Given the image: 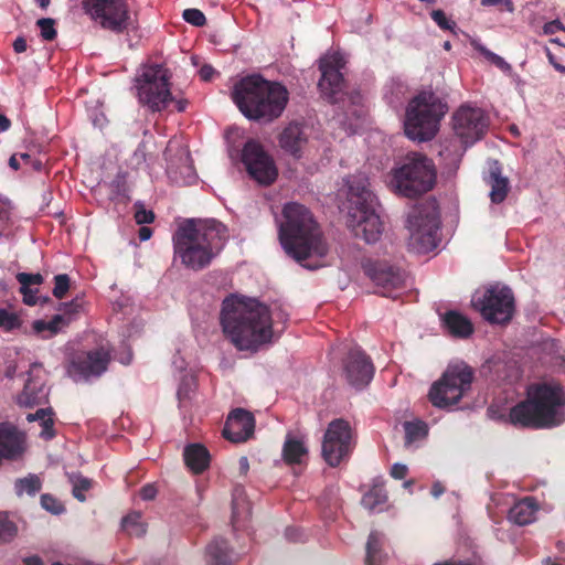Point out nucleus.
<instances>
[{
  "instance_id": "nucleus-1",
  "label": "nucleus",
  "mask_w": 565,
  "mask_h": 565,
  "mask_svg": "<svg viewBox=\"0 0 565 565\" xmlns=\"http://www.w3.org/2000/svg\"><path fill=\"white\" fill-rule=\"evenodd\" d=\"M508 422L516 428L552 429L565 423V387L558 382L527 385L524 399L510 408Z\"/></svg>"
},
{
  "instance_id": "nucleus-2",
  "label": "nucleus",
  "mask_w": 565,
  "mask_h": 565,
  "mask_svg": "<svg viewBox=\"0 0 565 565\" xmlns=\"http://www.w3.org/2000/svg\"><path fill=\"white\" fill-rule=\"evenodd\" d=\"M282 215L279 238L285 252L303 267H319L318 263L308 260L324 257L329 245L312 213L305 205L291 202L284 206Z\"/></svg>"
},
{
  "instance_id": "nucleus-3",
  "label": "nucleus",
  "mask_w": 565,
  "mask_h": 565,
  "mask_svg": "<svg viewBox=\"0 0 565 565\" xmlns=\"http://www.w3.org/2000/svg\"><path fill=\"white\" fill-rule=\"evenodd\" d=\"M227 237L225 225L216 220H189L178 230L174 253L192 270L210 265Z\"/></svg>"
},
{
  "instance_id": "nucleus-4",
  "label": "nucleus",
  "mask_w": 565,
  "mask_h": 565,
  "mask_svg": "<svg viewBox=\"0 0 565 565\" xmlns=\"http://www.w3.org/2000/svg\"><path fill=\"white\" fill-rule=\"evenodd\" d=\"M347 225L358 238L366 243L376 242L382 234V222L375 212L376 198L370 189L364 173L353 174L347 180Z\"/></svg>"
},
{
  "instance_id": "nucleus-5",
  "label": "nucleus",
  "mask_w": 565,
  "mask_h": 565,
  "mask_svg": "<svg viewBox=\"0 0 565 565\" xmlns=\"http://www.w3.org/2000/svg\"><path fill=\"white\" fill-rule=\"evenodd\" d=\"M437 171L431 159L422 152H408L391 171V186L405 198H417L436 184Z\"/></svg>"
},
{
  "instance_id": "nucleus-6",
  "label": "nucleus",
  "mask_w": 565,
  "mask_h": 565,
  "mask_svg": "<svg viewBox=\"0 0 565 565\" xmlns=\"http://www.w3.org/2000/svg\"><path fill=\"white\" fill-rule=\"evenodd\" d=\"M448 106L433 92H422L408 104L405 119V134L417 141L431 140L439 130L440 120Z\"/></svg>"
},
{
  "instance_id": "nucleus-7",
  "label": "nucleus",
  "mask_w": 565,
  "mask_h": 565,
  "mask_svg": "<svg viewBox=\"0 0 565 565\" xmlns=\"http://www.w3.org/2000/svg\"><path fill=\"white\" fill-rule=\"evenodd\" d=\"M288 102L289 92L281 83L249 74V120L271 122L282 115Z\"/></svg>"
},
{
  "instance_id": "nucleus-8",
  "label": "nucleus",
  "mask_w": 565,
  "mask_h": 565,
  "mask_svg": "<svg viewBox=\"0 0 565 565\" xmlns=\"http://www.w3.org/2000/svg\"><path fill=\"white\" fill-rule=\"evenodd\" d=\"M439 226V212L435 201L416 204L407 217L409 249L418 254H426L435 249Z\"/></svg>"
},
{
  "instance_id": "nucleus-9",
  "label": "nucleus",
  "mask_w": 565,
  "mask_h": 565,
  "mask_svg": "<svg viewBox=\"0 0 565 565\" xmlns=\"http://www.w3.org/2000/svg\"><path fill=\"white\" fill-rule=\"evenodd\" d=\"M473 377V369L465 362L449 364L441 377L429 390L430 403L439 408L459 403L470 391Z\"/></svg>"
},
{
  "instance_id": "nucleus-10",
  "label": "nucleus",
  "mask_w": 565,
  "mask_h": 565,
  "mask_svg": "<svg viewBox=\"0 0 565 565\" xmlns=\"http://www.w3.org/2000/svg\"><path fill=\"white\" fill-rule=\"evenodd\" d=\"M288 315L279 307L268 305L249 297V354L267 349L278 338L275 324L285 323Z\"/></svg>"
},
{
  "instance_id": "nucleus-11",
  "label": "nucleus",
  "mask_w": 565,
  "mask_h": 565,
  "mask_svg": "<svg viewBox=\"0 0 565 565\" xmlns=\"http://www.w3.org/2000/svg\"><path fill=\"white\" fill-rule=\"evenodd\" d=\"M168 72L160 65L147 66L137 78L138 96L153 111H160L172 100Z\"/></svg>"
},
{
  "instance_id": "nucleus-12",
  "label": "nucleus",
  "mask_w": 565,
  "mask_h": 565,
  "mask_svg": "<svg viewBox=\"0 0 565 565\" xmlns=\"http://www.w3.org/2000/svg\"><path fill=\"white\" fill-rule=\"evenodd\" d=\"M221 324L226 338L239 351L247 349V298L231 295L223 300Z\"/></svg>"
},
{
  "instance_id": "nucleus-13",
  "label": "nucleus",
  "mask_w": 565,
  "mask_h": 565,
  "mask_svg": "<svg viewBox=\"0 0 565 565\" xmlns=\"http://www.w3.org/2000/svg\"><path fill=\"white\" fill-rule=\"evenodd\" d=\"M354 447L352 428L349 422L332 420L324 433L322 457L330 467H338L347 460Z\"/></svg>"
},
{
  "instance_id": "nucleus-14",
  "label": "nucleus",
  "mask_w": 565,
  "mask_h": 565,
  "mask_svg": "<svg viewBox=\"0 0 565 565\" xmlns=\"http://www.w3.org/2000/svg\"><path fill=\"white\" fill-rule=\"evenodd\" d=\"M481 316L490 323H508L514 315V296L509 287H490L475 300Z\"/></svg>"
},
{
  "instance_id": "nucleus-15",
  "label": "nucleus",
  "mask_w": 565,
  "mask_h": 565,
  "mask_svg": "<svg viewBox=\"0 0 565 565\" xmlns=\"http://www.w3.org/2000/svg\"><path fill=\"white\" fill-rule=\"evenodd\" d=\"M84 9L102 28L120 33L129 25V13L124 0H84Z\"/></svg>"
},
{
  "instance_id": "nucleus-16",
  "label": "nucleus",
  "mask_w": 565,
  "mask_h": 565,
  "mask_svg": "<svg viewBox=\"0 0 565 565\" xmlns=\"http://www.w3.org/2000/svg\"><path fill=\"white\" fill-rule=\"evenodd\" d=\"M366 276L383 297L396 298L406 287V273L387 262H370L364 266Z\"/></svg>"
},
{
  "instance_id": "nucleus-17",
  "label": "nucleus",
  "mask_w": 565,
  "mask_h": 565,
  "mask_svg": "<svg viewBox=\"0 0 565 565\" xmlns=\"http://www.w3.org/2000/svg\"><path fill=\"white\" fill-rule=\"evenodd\" d=\"M343 58L338 55L324 56L319 62L321 77L318 87L323 99L335 104L342 99L345 81L341 70L344 67Z\"/></svg>"
},
{
  "instance_id": "nucleus-18",
  "label": "nucleus",
  "mask_w": 565,
  "mask_h": 565,
  "mask_svg": "<svg viewBox=\"0 0 565 565\" xmlns=\"http://www.w3.org/2000/svg\"><path fill=\"white\" fill-rule=\"evenodd\" d=\"M454 130L465 145L481 139L488 128V119L480 108L460 107L452 117Z\"/></svg>"
},
{
  "instance_id": "nucleus-19",
  "label": "nucleus",
  "mask_w": 565,
  "mask_h": 565,
  "mask_svg": "<svg viewBox=\"0 0 565 565\" xmlns=\"http://www.w3.org/2000/svg\"><path fill=\"white\" fill-rule=\"evenodd\" d=\"M343 370L348 383L359 390L371 382L375 371L371 358L360 348L349 351L343 361Z\"/></svg>"
},
{
  "instance_id": "nucleus-20",
  "label": "nucleus",
  "mask_w": 565,
  "mask_h": 565,
  "mask_svg": "<svg viewBox=\"0 0 565 565\" xmlns=\"http://www.w3.org/2000/svg\"><path fill=\"white\" fill-rule=\"evenodd\" d=\"M277 177L278 170L274 159L263 150L258 142L249 139V178L262 185H270Z\"/></svg>"
},
{
  "instance_id": "nucleus-21",
  "label": "nucleus",
  "mask_w": 565,
  "mask_h": 565,
  "mask_svg": "<svg viewBox=\"0 0 565 565\" xmlns=\"http://www.w3.org/2000/svg\"><path fill=\"white\" fill-rule=\"evenodd\" d=\"M110 355L105 349H98L86 353V355L73 361L68 373L75 380L99 376L107 369Z\"/></svg>"
},
{
  "instance_id": "nucleus-22",
  "label": "nucleus",
  "mask_w": 565,
  "mask_h": 565,
  "mask_svg": "<svg viewBox=\"0 0 565 565\" xmlns=\"http://www.w3.org/2000/svg\"><path fill=\"white\" fill-rule=\"evenodd\" d=\"M231 163L239 171L247 170V134L243 127L232 126L224 132Z\"/></svg>"
},
{
  "instance_id": "nucleus-23",
  "label": "nucleus",
  "mask_w": 565,
  "mask_h": 565,
  "mask_svg": "<svg viewBox=\"0 0 565 565\" xmlns=\"http://www.w3.org/2000/svg\"><path fill=\"white\" fill-rule=\"evenodd\" d=\"M24 451L23 436L18 429L8 424H0V465L4 459H17Z\"/></svg>"
},
{
  "instance_id": "nucleus-24",
  "label": "nucleus",
  "mask_w": 565,
  "mask_h": 565,
  "mask_svg": "<svg viewBox=\"0 0 565 565\" xmlns=\"http://www.w3.org/2000/svg\"><path fill=\"white\" fill-rule=\"evenodd\" d=\"M222 435L234 444L247 440V411L245 408H235L228 414Z\"/></svg>"
},
{
  "instance_id": "nucleus-25",
  "label": "nucleus",
  "mask_w": 565,
  "mask_h": 565,
  "mask_svg": "<svg viewBox=\"0 0 565 565\" xmlns=\"http://www.w3.org/2000/svg\"><path fill=\"white\" fill-rule=\"evenodd\" d=\"M238 554L222 537H215L205 547L206 565H234Z\"/></svg>"
},
{
  "instance_id": "nucleus-26",
  "label": "nucleus",
  "mask_w": 565,
  "mask_h": 565,
  "mask_svg": "<svg viewBox=\"0 0 565 565\" xmlns=\"http://www.w3.org/2000/svg\"><path fill=\"white\" fill-rule=\"evenodd\" d=\"M484 181L490 186V200L494 204L502 203L508 196L510 184L509 179L502 175V168L498 161H494L489 169Z\"/></svg>"
},
{
  "instance_id": "nucleus-27",
  "label": "nucleus",
  "mask_w": 565,
  "mask_h": 565,
  "mask_svg": "<svg viewBox=\"0 0 565 565\" xmlns=\"http://www.w3.org/2000/svg\"><path fill=\"white\" fill-rule=\"evenodd\" d=\"M444 329L452 337L457 339H467L473 331L472 322L462 313L449 310L441 318Z\"/></svg>"
},
{
  "instance_id": "nucleus-28",
  "label": "nucleus",
  "mask_w": 565,
  "mask_h": 565,
  "mask_svg": "<svg viewBox=\"0 0 565 565\" xmlns=\"http://www.w3.org/2000/svg\"><path fill=\"white\" fill-rule=\"evenodd\" d=\"M307 142L303 127L298 122H290L279 136L280 147L292 156H299L302 146Z\"/></svg>"
},
{
  "instance_id": "nucleus-29",
  "label": "nucleus",
  "mask_w": 565,
  "mask_h": 565,
  "mask_svg": "<svg viewBox=\"0 0 565 565\" xmlns=\"http://www.w3.org/2000/svg\"><path fill=\"white\" fill-rule=\"evenodd\" d=\"M177 154L180 164L170 161L168 166V173L170 178L178 183L191 184L195 180V175L190 162L189 152L184 148L179 147L177 149Z\"/></svg>"
},
{
  "instance_id": "nucleus-30",
  "label": "nucleus",
  "mask_w": 565,
  "mask_h": 565,
  "mask_svg": "<svg viewBox=\"0 0 565 565\" xmlns=\"http://www.w3.org/2000/svg\"><path fill=\"white\" fill-rule=\"evenodd\" d=\"M537 504L531 497L516 502L509 511V520L518 525L530 524L535 519Z\"/></svg>"
},
{
  "instance_id": "nucleus-31",
  "label": "nucleus",
  "mask_w": 565,
  "mask_h": 565,
  "mask_svg": "<svg viewBox=\"0 0 565 565\" xmlns=\"http://www.w3.org/2000/svg\"><path fill=\"white\" fill-rule=\"evenodd\" d=\"M47 391L42 382L29 377L22 393L18 396L21 406L33 407L46 401Z\"/></svg>"
},
{
  "instance_id": "nucleus-32",
  "label": "nucleus",
  "mask_w": 565,
  "mask_h": 565,
  "mask_svg": "<svg viewBox=\"0 0 565 565\" xmlns=\"http://www.w3.org/2000/svg\"><path fill=\"white\" fill-rule=\"evenodd\" d=\"M183 457L185 465L194 473H201L209 467L210 454L207 449L200 444H191L186 446Z\"/></svg>"
},
{
  "instance_id": "nucleus-33",
  "label": "nucleus",
  "mask_w": 565,
  "mask_h": 565,
  "mask_svg": "<svg viewBox=\"0 0 565 565\" xmlns=\"http://www.w3.org/2000/svg\"><path fill=\"white\" fill-rule=\"evenodd\" d=\"M307 455L308 449L303 441L290 435L286 437L282 446V459L287 465H300Z\"/></svg>"
},
{
  "instance_id": "nucleus-34",
  "label": "nucleus",
  "mask_w": 565,
  "mask_h": 565,
  "mask_svg": "<svg viewBox=\"0 0 565 565\" xmlns=\"http://www.w3.org/2000/svg\"><path fill=\"white\" fill-rule=\"evenodd\" d=\"M230 95L239 111L247 117V75H241L233 79Z\"/></svg>"
},
{
  "instance_id": "nucleus-35",
  "label": "nucleus",
  "mask_w": 565,
  "mask_h": 565,
  "mask_svg": "<svg viewBox=\"0 0 565 565\" xmlns=\"http://www.w3.org/2000/svg\"><path fill=\"white\" fill-rule=\"evenodd\" d=\"M381 534L376 531L370 533L366 543V565H382L384 561V554L382 552Z\"/></svg>"
},
{
  "instance_id": "nucleus-36",
  "label": "nucleus",
  "mask_w": 565,
  "mask_h": 565,
  "mask_svg": "<svg viewBox=\"0 0 565 565\" xmlns=\"http://www.w3.org/2000/svg\"><path fill=\"white\" fill-rule=\"evenodd\" d=\"M52 414V408H40L35 413L28 414L26 419L30 423L39 420L42 427L40 435L50 439L54 436Z\"/></svg>"
},
{
  "instance_id": "nucleus-37",
  "label": "nucleus",
  "mask_w": 565,
  "mask_h": 565,
  "mask_svg": "<svg viewBox=\"0 0 565 565\" xmlns=\"http://www.w3.org/2000/svg\"><path fill=\"white\" fill-rule=\"evenodd\" d=\"M387 500V492L383 483H374L373 487L362 497V505L372 511L384 504Z\"/></svg>"
},
{
  "instance_id": "nucleus-38",
  "label": "nucleus",
  "mask_w": 565,
  "mask_h": 565,
  "mask_svg": "<svg viewBox=\"0 0 565 565\" xmlns=\"http://www.w3.org/2000/svg\"><path fill=\"white\" fill-rule=\"evenodd\" d=\"M405 445L409 446L413 443L424 439L428 435V426L423 420L405 422Z\"/></svg>"
},
{
  "instance_id": "nucleus-39",
  "label": "nucleus",
  "mask_w": 565,
  "mask_h": 565,
  "mask_svg": "<svg viewBox=\"0 0 565 565\" xmlns=\"http://www.w3.org/2000/svg\"><path fill=\"white\" fill-rule=\"evenodd\" d=\"M122 529L134 536H142L146 533V525L141 521V514L139 512H132L122 519Z\"/></svg>"
},
{
  "instance_id": "nucleus-40",
  "label": "nucleus",
  "mask_w": 565,
  "mask_h": 565,
  "mask_svg": "<svg viewBox=\"0 0 565 565\" xmlns=\"http://www.w3.org/2000/svg\"><path fill=\"white\" fill-rule=\"evenodd\" d=\"M246 494L244 484H236L232 493V522L239 514L241 510L245 507Z\"/></svg>"
},
{
  "instance_id": "nucleus-41",
  "label": "nucleus",
  "mask_w": 565,
  "mask_h": 565,
  "mask_svg": "<svg viewBox=\"0 0 565 565\" xmlns=\"http://www.w3.org/2000/svg\"><path fill=\"white\" fill-rule=\"evenodd\" d=\"M18 494L26 492L28 494H35L41 489V481L36 476H29L20 479L15 483Z\"/></svg>"
},
{
  "instance_id": "nucleus-42",
  "label": "nucleus",
  "mask_w": 565,
  "mask_h": 565,
  "mask_svg": "<svg viewBox=\"0 0 565 565\" xmlns=\"http://www.w3.org/2000/svg\"><path fill=\"white\" fill-rule=\"evenodd\" d=\"M20 326L21 320L15 312L0 308V329L4 331H12L18 329Z\"/></svg>"
},
{
  "instance_id": "nucleus-43",
  "label": "nucleus",
  "mask_w": 565,
  "mask_h": 565,
  "mask_svg": "<svg viewBox=\"0 0 565 565\" xmlns=\"http://www.w3.org/2000/svg\"><path fill=\"white\" fill-rule=\"evenodd\" d=\"M15 524L9 520L8 515L0 513V543L11 541L17 535Z\"/></svg>"
},
{
  "instance_id": "nucleus-44",
  "label": "nucleus",
  "mask_w": 565,
  "mask_h": 565,
  "mask_svg": "<svg viewBox=\"0 0 565 565\" xmlns=\"http://www.w3.org/2000/svg\"><path fill=\"white\" fill-rule=\"evenodd\" d=\"M55 21L52 18H42L36 21V25L41 30V36L45 41H52L56 38V30L54 28Z\"/></svg>"
},
{
  "instance_id": "nucleus-45",
  "label": "nucleus",
  "mask_w": 565,
  "mask_h": 565,
  "mask_svg": "<svg viewBox=\"0 0 565 565\" xmlns=\"http://www.w3.org/2000/svg\"><path fill=\"white\" fill-rule=\"evenodd\" d=\"M54 282L53 296L57 299H62L70 289V277L66 274L56 275Z\"/></svg>"
},
{
  "instance_id": "nucleus-46",
  "label": "nucleus",
  "mask_w": 565,
  "mask_h": 565,
  "mask_svg": "<svg viewBox=\"0 0 565 565\" xmlns=\"http://www.w3.org/2000/svg\"><path fill=\"white\" fill-rule=\"evenodd\" d=\"M135 220L138 224H149L154 220V213L147 210L141 202L135 203Z\"/></svg>"
},
{
  "instance_id": "nucleus-47",
  "label": "nucleus",
  "mask_w": 565,
  "mask_h": 565,
  "mask_svg": "<svg viewBox=\"0 0 565 565\" xmlns=\"http://www.w3.org/2000/svg\"><path fill=\"white\" fill-rule=\"evenodd\" d=\"M182 17L194 26H203L206 22L205 15L199 9H185Z\"/></svg>"
},
{
  "instance_id": "nucleus-48",
  "label": "nucleus",
  "mask_w": 565,
  "mask_h": 565,
  "mask_svg": "<svg viewBox=\"0 0 565 565\" xmlns=\"http://www.w3.org/2000/svg\"><path fill=\"white\" fill-rule=\"evenodd\" d=\"M41 505L53 514H61L64 511L63 504L50 494H42Z\"/></svg>"
},
{
  "instance_id": "nucleus-49",
  "label": "nucleus",
  "mask_w": 565,
  "mask_h": 565,
  "mask_svg": "<svg viewBox=\"0 0 565 565\" xmlns=\"http://www.w3.org/2000/svg\"><path fill=\"white\" fill-rule=\"evenodd\" d=\"M17 279L21 285V289H28L31 288L32 285H41L43 282L41 274L19 273Z\"/></svg>"
},
{
  "instance_id": "nucleus-50",
  "label": "nucleus",
  "mask_w": 565,
  "mask_h": 565,
  "mask_svg": "<svg viewBox=\"0 0 565 565\" xmlns=\"http://www.w3.org/2000/svg\"><path fill=\"white\" fill-rule=\"evenodd\" d=\"M431 19L443 30H452L456 26L454 21H449L445 12L440 9L433 10L430 13Z\"/></svg>"
},
{
  "instance_id": "nucleus-51",
  "label": "nucleus",
  "mask_w": 565,
  "mask_h": 565,
  "mask_svg": "<svg viewBox=\"0 0 565 565\" xmlns=\"http://www.w3.org/2000/svg\"><path fill=\"white\" fill-rule=\"evenodd\" d=\"M83 307V301L81 298H75L71 302H64L60 305L58 310H62L64 313V317L68 316L71 319L72 315L77 313Z\"/></svg>"
},
{
  "instance_id": "nucleus-52",
  "label": "nucleus",
  "mask_w": 565,
  "mask_h": 565,
  "mask_svg": "<svg viewBox=\"0 0 565 565\" xmlns=\"http://www.w3.org/2000/svg\"><path fill=\"white\" fill-rule=\"evenodd\" d=\"M70 323V318H65L64 315H55L51 321L46 322V330L51 334H56L62 326Z\"/></svg>"
},
{
  "instance_id": "nucleus-53",
  "label": "nucleus",
  "mask_w": 565,
  "mask_h": 565,
  "mask_svg": "<svg viewBox=\"0 0 565 565\" xmlns=\"http://www.w3.org/2000/svg\"><path fill=\"white\" fill-rule=\"evenodd\" d=\"M10 215V203L0 196V233L4 230Z\"/></svg>"
},
{
  "instance_id": "nucleus-54",
  "label": "nucleus",
  "mask_w": 565,
  "mask_h": 565,
  "mask_svg": "<svg viewBox=\"0 0 565 565\" xmlns=\"http://www.w3.org/2000/svg\"><path fill=\"white\" fill-rule=\"evenodd\" d=\"M70 481L77 491H87L92 486L90 480L82 476H70Z\"/></svg>"
},
{
  "instance_id": "nucleus-55",
  "label": "nucleus",
  "mask_w": 565,
  "mask_h": 565,
  "mask_svg": "<svg viewBox=\"0 0 565 565\" xmlns=\"http://www.w3.org/2000/svg\"><path fill=\"white\" fill-rule=\"evenodd\" d=\"M558 31H565V25L558 19L546 22L543 25V33L545 35H552Z\"/></svg>"
},
{
  "instance_id": "nucleus-56",
  "label": "nucleus",
  "mask_w": 565,
  "mask_h": 565,
  "mask_svg": "<svg viewBox=\"0 0 565 565\" xmlns=\"http://www.w3.org/2000/svg\"><path fill=\"white\" fill-rule=\"evenodd\" d=\"M408 468L403 463H394L391 468V476L394 479L402 480L407 476Z\"/></svg>"
},
{
  "instance_id": "nucleus-57",
  "label": "nucleus",
  "mask_w": 565,
  "mask_h": 565,
  "mask_svg": "<svg viewBox=\"0 0 565 565\" xmlns=\"http://www.w3.org/2000/svg\"><path fill=\"white\" fill-rule=\"evenodd\" d=\"M20 292L23 295L24 303H26L29 306H33L36 303V297H35L36 289L33 290L32 288H28V289L20 288Z\"/></svg>"
},
{
  "instance_id": "nucleus-58",
  "label": "nucleus",
  "mask_w": 565,
  "mask_h": 565,
  "mask_svg": "<svg viewBox=\"0 0 565 565\" xmlns=\"http://www.w3.org/2000/svg\"><path fill=\"white\" fill-rule=\"evenodd\" d=\"M199 74L203 81H210L213 77V75L215 74V70L213 68L212 65L204 64L201 66Z\"/></svg>"
},
{
  "instance_id": "nucleus-59",
  "label": "nucleus",
  "mask_w": 565,
  "mask_h": 565,
  "mask_svg": "<svg viewBox=\"0 0 565 565\" xmlns=\"http://www.w3.org/2000/svg\"><path fill=\"white\" fill-rule=\"evenodd\" d=\"M157 494V489L152 484H147L142 487L140 491V495L145 500H152Z\"/></svg>"
},
{
  "instance_id": "nucleus-60",
  "label": "nucleus",
  "mask_w": 565,
  "mask_h": 565,
  "mask_svg": "<svg viewBox=\"0 0 565 565\" xmlns=\"http://www.w3.org/2000/svg\"><path fill=\"white\" fill-rule=\"evenodd\" d=\"M13 49L17 53H22L26 50V41L23 38H18L13 42Z\"/></svg>"
},
{
  "instance_id": "nucleus-61",
  "label": "nucleus",
  "mask_w": 565,
  "mask_h": 565,
  "mask_svg": "<svg viewBox=\"0 0 565 565\" xmlns=\"http://www.w3.org/2000/svg\"><path fill=\"white\" fill-rule=\"evenodd\" d=\"M151 235H152L151 228H149L147 226L140 227V230H139V238H140V241H142V242L147 241V239H149L151 237Z\"/></svg>"
},
{
  "instance_id": "nucleus-62",
  "label": "nucleus",
  "mask_w": 565,
  "mask_h": 565,
  "mask_svg": "<svg viewBox=\"0 0 565 565\" xmlns=\"http://www.w3.org/2000/svg\"><path fill=\"white\" fill-rule=\"evenodd\" d=\"M23 562L25 565H43L42 559L36 555L25 557Z\"/></svg>"
},
{
  "instance_id": "nucleus-63",
  "label": "nucleus",
  "mask_w": 565,
  "mask_h": 565,
  "mask_svg": "<svg viewBox=\"0 0 565 565\" xmlns=\"http://www.w3.org/2000/svg\"><path fill=\"white\" fill-rule=\"evenodd\" d=\"M33 330L38 333H41L46 330V322L43 320H35L33 322Z\"/></svg>"
},
{
  "instance_id": "nucleus-64",
  "label": "nucleus",
  "mask_w": 565,
  "mask_h": 565,
  "mask_svg": "<svg viewBox=\"0 0 565 565\" xmlns=\"http://www.w3.org/2000/svg\"><path fill=\"white\" fill-rule=\"evenodd\" d=\"M433 565H472V564L469 562H465V561H445V562H440V563H435Z\"/></svg>"
}]
</instances>
